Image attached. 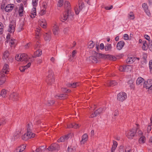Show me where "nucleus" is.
I'll return each mask as SVG.
<instances>
[{
	"instance_id": "obj_1",
	"label": "nucleus",
	"mask_w": 152,
	"mask_h": 152,
	"mask_svg": "<svg viewBox=\"0 0 152 152\" xmlns=\"http://www.w3.org/2000/svg\"><path fill=\"white\" fill-rule=\"evenodd\" d=\"M15 59L18 61H25L26 62H32L34 61L33 57H28L27 55L25 53L17 54L15 57Z\"/></svg>"
},
{
	"instance_id": "obj_2",
	"label": "nucleus",
	"mask_w": 152,
	"mask_h": 152,
	"mask_svg": "<svg viewBox=\"0 0 152 152\" xmlns=\"http://www.w3.org/2000/svg\"><path fill=\"white\" fill-rule=\"evenodd\" d=\"M74 15V14L73 12H68V11H67V12L64 13L61 16V20L63 22L68 18L72 20L73 18Z\"/></svg>"
},
{
	"instance_id": "obj_3",
	"label": "nucleus",
	"mask_w": 152,
	"mask_h": 152,
	"mask_svg": "<svg viewBox=\"0 0 152 152\" xmlns=\"http://www.w3.org/2000/svg\"><path fill=\"white\" fill-rule=\"evenodd\" d=\"M32 131H27V132L21 136V138L24 140H26L35 137V134L32 132Z\"/></svg>"
},
{
	"instance_id": "obj_4",
	"label": "nucleus",
	"mask_w": 152,
	"mask_h": 152,
	"mask_svg": "<svg viewBox=\"0 0 152 152\" xmlns=\"http://www.w3.org/2000/svg\"><path fill=\"white\" fill-rule=\"evenodd\" d=\"M127 97L126 93L122 92L118 93L117 95V99L118 101L122 102L125 100Z\"/></svg>"
},
{
	"instance_id": "obj_5",
	"label": "nucleus",
	"mask_w": 152,
	"mask_h": 152,
	"mask_svg": "<svg viewBox=\"0 0 152 152\" xmlns=\"http://www.w3.org/2000/svg\"><path fill=\"white\" fill-rule=\"evenodd\" d=\"M144 87L148 89L149 91H152V80L148 79L146 82H144Z\"/></svg>"
},
{
	"instance_id": "obj_6",
	"label": "nucleus",
	"mask_w": 152,
	"mask_h": 152,
	"mask_svg": "<svg viewBox=\"0 0 152 152\" xmlns=\"http://www.w3.org/2000/svg\"><path fill=\"white\" fill-rule=\"evenodd\" d=\"M15 20H13L10 22L9 27L8 31L10 33L14 32L15 31V28L16 27Z\"/></svg>"
},
{
	"instance_id": "obj_7",
	"label": "nucleus",
	"mask_w": 152,
	"mask_h": 152,
	"mask_svg": "<svg viewBox=\"0 0 152 152\" xmlns=\"http://www.w3.org/2000/svg\"><path fill=\"white\" fill-rule=\"evenodd\" d=\"M59 149V145L56 143L52 144L48 148V149L49 151L57 152Z\"/></svg>"
},
{
	"instance_id": "obj_8",
	"label": "nucleus",
	"mask_w": 152,
	"mask_h": 152,
	"mask_svg": "<svg viewBox=\"0 0 152 152\" xmlns=\"http://www.w3.org/2000/svg\"><path fill=\"white\" fill-rule=\"evenodd\" d=\"M10 34H8L7 36V40L6 42L7 43L9 42V44L11 47L15 46L16 40L13 38H10Z\"/></svg>"
},
{
	"instance_id": "obj_9",
	"label": "nucleus",
	"mask_w": 152,
	"mask_h": 152,
	"mask_svg": "<svg viewBox=\"0 0 152 152\" xmlns=\"http://www.w3.org/2000/svg\"><path fill=\"white\" fill-rule=\"evenodd\" d=\"M135 129H132L130 130L126 133L127 137L128 138L132 139L136 134Z\"/></svg>"
},
{
	"instance_id": "obj_10",
	"label": "nucleus",
	"mask_w": 152,
	"mask_h": 152,
	"mask_svg": "<svg viewBox=\"0 0 152 152\" xmlns=\"http://www.w3.org/2000/svg\"><path fill=\"white\" fill-rule=\"evenodd\" d=\"M47 82L48 84L51 85L54 82V78L53 73H50L47 76Z\"/></svg>"
},
{
	"instance_id": "obj_11",
	"label": "nucleus",
	"mask_w": 152,
	"mask_h": 152,
	"mask_svg": "<svg viewBox=\"0 0 152 152\" xmlns=\"http://www.w3.org/2000/svg\"><path fill=\"white\" fill-rule=\"evenodd\" d=\"M92 53L94 56H90L89 57V59L92 63H97V60L95 56H97L99 55V54L96 53V52L94 51H93Z\"/></svg>"
},
{
	"instance_id": "obj_12",
	"label": "nucleus",
	"mask_w": 152,
	"mask_h": 152,
	"mask_svg": "<svg viewBox=\"0 0 152 152\" xmlns=\"http://www.w3.org/2000/svg\"><path fill=\"white\" fill-rule=\"evenodd\" d=\"M9 55V53L8 51H5L3 53L2 58L4 62H7L8 61Z\"/></svg>"
},
{
	"instance_id": "obj_13",
	"label": "nucleus",
	"mask_w": 152,
	"mask_h": 152,
	"mask_svg": "<svg viewBox=\"0 0 152 152\" xmlns=\"http://www.w3.org/2000/svg\"><path fill=\"white\" fill-rule=\"evenodd\" d=\"M9 66L8 65L7 63H5L2 69V73L5 74H7L9 72Z\"/></svg>"
},
{
	"instance_id": "obj_14",
	"label": "nucleus",
	"mask_w": 152,
	"mask_h": 152,
	"mask_svg": "<svg viewBox=\"0 0 152 152\" xmlns=\"http://www.w3.org/2000/svg\"><path fill=\"white\" fill-rule=\"evenodd\" d=\"M64 7L66 10L68 12H72L71 10V5L70 3L68 1H66L64 4Z\"/></svg>"
},
{
	"instance_id": "obj_15",
	"label": "nucleus",
	"mask_w": 152,
	"mask_h": 152,
	"mask_svg": "<svg viewBox=\"0 0 152 152\" xmlns=\"http://www.w3.org/2000/svg\"><path fill=\"white\" fill-rule=\"evenodd\" d=\"M18 95L17 93L13 92L10 95V99L13 101H16L18 99Z\"/></svg>"
},
{
	"instance_id": "obj_16",
	"label": "nucleus",
	"mask_w": 152,
	"mask_h": 152,
	"mask_svg": "<svg viewBox=\"0 0 152 152\" xmlns=\"http://www.w3.org/2000/svg\"><path fill=\"white\" fill-rule=\"evenodd\" d=\"M51 32L49 31L48 33H46L44 35V38L45 40L47 42H49L51 38Z\"/></svg>"
},
{
	"instance_id": "obj_17",
	"label": "nucleus",
	"mask_w": 152,
	"mask_h": 152,
	"mask_svg": "<svg viewBox=\"0 0 152 152\" xmlns=\"http://www.w3.org/2000/svg\"><path fill=\"white\" fill-rule=\"evenodd\" d=\"M14 5L13 4H10L7 5L5 7V11L7 12H11L13 9Z\"/></svg>"
},
{
	"instance_id": "obj_18",
	"label": "nucleus",
	"mask_w": 152,
	"mask_h": 152,
	"mask_svg": "<svg viewBox=\"0 0 152 152\" xmlns=\"http://www.w3.org/2000/svg\"><path fill=\"white\" fill-rule=\"evenodd\" d=\"M58 27L56 23L53 26V34L55 35H57L58 34Z\"/></svg>"
},
{
	"instance_id": "obj_19",
	"label": "nucleus",
	"mask_w": 152,
	"mask_h": 152,
	"mask_svg": "<svg viewBox=\"0 0 152 152\" xmlns=\"http://www.w3.org/2000/svg\"><path fill=\"white\" fill-rule=\"evenodd\" d=\"M124 42L123 41H119L117 44V49L119 50H121L124 46Z\"/></svg>"
},
{
	"instance_id": "obj_20",
	"label": "nucleus",
	"mask_w": 152,
	"mask_h": 152,
	"mask_svg": "<svg viewBox=\"0 0 152 152\" xmlns=\"http://www.w3.org/2000/svg\"><path fill=\"white\" fill-rule=\"evenodd\" d=\"M26 148L24 145H22L17 148L14 150V152H20L24 150Z\"/></svg>"
},
{
	"instance_id": "obj_21",
	"label": "nucleus",
	"mask_w": 152,
	"mask_h": 152,
	"mask_svg": "<svg viewBox=\"0 0 152 152\" xmlns=\"http://www.w3.org/2000/svg\"><path fill=\"white\" fill-rule=\"evenodd\" d=\"M68 95L67 94H58L56 95V98L60 99H64L67 97Z\"/></svg>"
},
{
	"instance_id": "obj_22",
	"label": "nucleus",
	"mask_w": 152,
	"mask_h": 152,
	"mask_svg": "<svg viewBox=\"0 0 152 152\" xmlns=\"http://www.w3.org/2000/svg\"><path fill=\"white\" fill-rule=\"evenodd\" d=\"M88 135L86 134H85L82 136V140L80 141L81 144H84L88 140Z\"/></svg>"
},
{
	"instance_id": "obj_23",
	"label": "nucleus",
	"mask_w": 152,
	"mask_h": 152,
	"mask_svg": "<svg viewBox=\"0 0 152 152\" xmlns=\"http://www.w3.org/2000/svg\"><path fill=\"white\" fill-rule=\"evenodd\" d=\"M39 23L40 26L42 28H45L46 27V20L44 19H42L39 21Z\"/></svg>"
},
{
	"instance_id": "obj_24",
	"label": "nucleus",
	"mask_w": 152,
	"mask_h": 152,
	"mask_svg": "<svg viewBox=\"0 0 152 152\" xmlns=\"http://www.w3.org/2000/svg\"><path fill=\"white\" fill-rule=\"evenodd\" d=\"M36 15V7H33L31 11L30 17L32 18H33L35 17Z\"/></svg>"
},
{
	"instance_id": "obj_25",
	"label": "nucleus",
	"mask_w": 152,
	"mask_h": 152,
	"mask_svg": "<svg viewBox=\"0 0 152 152\" xmlns=\"http://www.w3.org/2000/svg\"><path fill=\"white\" fill-rule=\"evenodd\" d=\"M6 81V75L4 73H1V85L4 84Z\"/></svg>"
},
{
	"instance_id": "obj_26",
	"label": "nucleus",
	"mask_w": 152,
	"mask_h": 152,
	"mask_svg": "<svg viewBox=\"0 0 152 152\" xmlns=\"http://www.w3.org/2000/svg\"><path fill=\"white\" fill-rule=\"evenodd\" d=\"M33 128V125L31 122H29L27 124L26 126L27 131H32Z\"/></svg>"
},
{
	"instance_id": "obj_27",
	"label": "nucleus",
	"mask_w": 152,
	"mask_h": 152,
	"mask_svg": "<svg viewBox=\"0 0 152 152\" xmlns=\"http://www.w3.org/2000/svg\"><path fill=\"white\" fill-rule=\"evenodd\" d=\"M46 148V147L44 146L40 147L36 149L35 152L34 151L33 152H43L44 151Z\"/></svg>"
},
{
	"instance_id": "obj_28",
	"label": "nucleus",
	"mask_w": 152,
	"mask_h": 152,
	"mask_svg": "<svg viewBox=\"0 0 152 152\" xmlns=\"http://www.w3.org/2000/svg\"><path fill=\"white\" fill-rule=\"evenodd\" d=\"M80 125L77 124L75 123L71 124L69 126H67V127L68 128H73L75 129H77L80 126Z\"/></svg>"
},
{
	"instance_id": "obj_29",
	"label": "nucleus",
	"mask_w": 152,
	"mask_h": 152,
	"mask_svg": "<svg viewBox=\"0 0 152 152\" xmlns=\"http://www.w3.org/2000/svg\"><path fill=\"white\" fill-rule=\"evenodd\" d=\"M69 135H67L64 136H62L58 140V142H63L65 140H67L69 138Z\"/></svg>"
},
{
	"instance_id": "obj_30",
	"label": "nucleus",
	"mask_w": 152,
	"mask_h": 152,
	"mask_svg": "<svg viewBox=\"0 0 152 152\" xmlns=\"http://www.w3.org/2000/svg\"><path fill=\"white\" fill-rule=\"evenodd\" d=\"M144 81V79L141 77H139L137 78L136 80V84L137 85H141L143 82Z\"/></svg>"
},
{
	"instance_id": "obj_31",
	"label": "nucleus",
	"mask_w": 152,
	"mask_h": 152,
	"mask_svg": "<svg viewBox=\"0 0 152 152\" xmlns=\"http://www.w3.org/2000/svg\"><path fill=\"white\" fill-rule=\"evenodd\" d=\"M23 6L22 4H21L20 5V7L19 8V15L20 16H23Z\"/></svg>"
},
{
	"instance_id": "obj_32",
	"label": "nucleus",
	"mask_w": 152,
	"mask_h": 152,
	"mask_svg": "<svg viewBox=\"0 0 152 152\" xmlns=\"http://www.w3.org/2000/svg\"><path fill=\"white\" fill-rule=\"evenodd\" d=\"M42 54V51L41 50H39L36 51L34 53V56H32L31 57H33L34 59V58H35L37 56H40Z\"/></svg>"
},
{
	"instance_id": "obj_33",
	"label": "nucleus",
	"mask_w": 152,
	"mask_h": 152,
	"mask_svg": "<svg viewBox=\"0 0 152 152\" xmlns=\"http://www.w3.org/2000/svg\"><path fill=\"white\" fill-rule=\"evenodd\" d=\"M76 146H71L68 148V152H75Z\"/></svg>"
},
{
	"instance_id": "obj_34",
	"label": "nucleus",
	"mask_w": 152,
	"mask_h": 152,
	"mask_svg": "<svg viewBox=\"0 0 152 152\" xmlns=\"http://www.w3.org/2000/svg\"><path fill=\"white\" fill-rule=\"evenodd\" d=\"M79 83H71L68 84L67 86L69 87L75 88L76 87L79 86Z\"/></svg>"
},
{
	"instance_id": "obj_35",
	"label": "nucleus",
	"mask_w": 152,
	"mask_h": 152,
	"mask_svg": "<svg viewBox=\"0 0 152 152\" xmlns=\"http://www.w3.org/2000/svg\"><path fill=\"white\" fill-rule=\"evenodd\" d=\"M145 137L144 136H142L139 140V142L140 144H142L145 143Z\"/></svg>"
},
{
	"instance_id": "obj_36",
	"label": "nucleus",
	"mask_w": 152,
	"mask_h": 152,
	"mask_svg": "<svg viewBox=\"0 0 152 152\" xmlns=\"http://www.w3.org/2000/svg\"><path fill=\"white\" fill-rule=\"evenodd\" d=\"M117 83L115 80L110 81L107 83V85L109 86H114L117 85Z\"/></svg>"
},
{
	"instance_id": "obj_37",
	"label": "nucleus",
	"mask_w": 152,
	"mask_h": 152,
	"mask_svg": "<svg viewBox=\"0 0 152 152\" xmlns=\"http://www.w3.org/2000/svg\"><path fill=\"white\" fill-rule=\"evenodd\" d=\"M112 45L110 44H107L104 47V49L106 51H110Z\"/></svg>"
},
{
	"instance_id": "obj_38",
	"label": "nucleus",
	"mask_w": 152,
	"mask_h": 152,
	"mask_svg": "<svg viewBox=\"0 0 152 152\" xmlns=\"http://www.w3.org/2000/svg\"><path fill=\"white\" fill-rule=\"evenodd\" d=\"M7 94V91L5 89H3L1 92V96L3 97H5Z\"/></svg>"
},
{
	"instance_id": "obj_39",
	"label": "nucleus",
	"mask_w": 152,
	"mask_h": 152,
	"mask_svg": "<svg viewBox=\"0 0 152 152\" xmlns=\"http://www.w3.org/2000/svg\"><path fill=\"white\" fill-rule=\"evenodd\" d=\"M132 69V67L131 65H125V72L131 71Z\"/></svg>"
},
{
	"instance_id": "obj_40",
	"label": "nucleus",
	"mask_w": 152,
	"mask_h": 152,
	"mask_svg": "<svg viewBox=\"0 0 152 152\" xmlns=\"http://www.w3.org/2000/svg\"><path fill=\"white\" fill-rule=\"evenodd\" d=\"M118 145L117 142L116 141H114L113 145L112 146L111 148V152H113L115 149H116V147H117Z\"/></svg>"
},
{
	"instance_id": "obj_41",
	"label": "nucleus",
	"mask_w": 152,
	"mask_h": 152,
	"mask_svg": "<svg viewBox=\"0 0 152 152\" xmlns=\"http://www.w3.org/2000/svg\"><path fill=\"white\" fill-rule=\"evenodd\" d=\"M79 7L80 10H82L84 7V5L82 1H80L79 2Z\"/></svg>"
},
{
	"instance_id": "obj_42",
	"label": "nucleus",
	"mask_w": 152,
	"mask_h": 152,
	"mask_svg": "<svg viewBox=\"0 0 152 152\" xmlns=\"http://www.w3.org/2000/svg\"><path fill=\"white\" fill-rule=\"evenodd\" d=\"M143 45L142 47V48L143 50H146L147 49L146 47L147 46V42L146 41H143L142 42Z\"/></svg>"
},
{
	"instance_id": "obj_43",
	"label": "nucleus",
	"mask_w": 152,
	"mask_h": 152,
	"mask_svg": "<svg viewBox=\"0 0 152 152\" xmlns=\"http://www.w3.org/2000/svg\"><path fill=\"white\" fill-rule=\"evenodd\" d=\"M136 133L137 135H138L139 136H142V132L138 128L136 129Z\"/></svg>"
},
{
	"instance_id": "obj_44",
	"label": "nucleus",
	"mask_w": 152,
	"mask_h": 152,
	"mask_svg": "<svg viewBox=\"0 0 152 152\" xmlns=\"http://www.w3.org/2000/svg\"><path fill=\"white\" fill-rule=\"evenodd\" d=\"M99 114L98 113V111L97 110L95 111L94 113H92L90 116V117L91 118H93L94 117H96L98 115H99Z\"/></svg>"
},
{
	"instance_id": "obj_45",
	"label": "nucleus",
	"mask_w": 152,
	"mask_h": 152,
	"mask_svg": "<svg viewBox=\"0 0 152 152\" xmlns=\"http://www.w3.org/2000/svg\"><path fill=\"white\" fill-rule=\"evenodd\" d=\"M39 0H32V4L33 7H36L38 4Z\"/></svg>"
},
{
	"instance_id": "obj_46",
	"label": "nucleus",
	"mask_w": 152,
	"mask_h": 152,
	"mask_svg": "<svg viewBox=\"0 0 152 152\" xmlns=\"http://www.w3.org/2000/svg\"><path fill=\"white\" fill-rule=\"evenodd\" d=\"M94 45V43L92 41H89L88 44V48H93Z\"/></svg>"
},
{
	"instance_id": "obj_47",
	"label": "nucleus",
	"mask_w": 152,
	"mask_h": 152,
	"mask_svg": "<svg viewBox=\"0 0 152 152\" xmlns=\"http://www.w3.org/2000/svg\"><path fill=\"white\" fill-rule=\"evenodd\" d=\"M128 84L131 88H134L133 82L132 80H129L128 82Z\"/></svg>"
},
{
	"instance_id": "obj_48",
	"label": "nucleus",
	"mask_w": 152,
	"mask_h": 152,
	"mask_svg": "<svg viewBox=\"0 0 152 152\" xmlns=\"http://www.w3.org/2000/svg\"><path fill=\"white\" fill-rule=\"evenodd\" d=\"M40 28H37L35 30L36 31V36L37 38H38V37L39 35V32L40 30Z\"/></svg>"
},
{
	"instance_id": "obj_49",
	"label": "nucleus",
	"mask_w": 152,
	"mask_h": 152,
	"mask_svg": "<svg viewBox=\"0 0 152 152\" xmlns=\"http://www.w3.org/2000/svg\"><path fill=\"white\" fill-rule=\"evenodd\" d=\"M134 58L132 57L128 58L126 60V62L129 64H131L133 62Z\"/></svg>"
},
{
	"instance_id": "obj_50",
	"label": "nucleus",
	"mask_w": 152,
	"mask_h": 152,
	"mask_svg": "<svg viewBox=\"0 0 152 152\" xmlns=\"http://www.w3.org/2000/svg\"><path fill=\"white\" fill-rule=\"evenodd\" d=\"M128 17L131 19H134V13L132 12H130L129 14Z\"/></svg>"
},
{
	"instance_id": "obj_51",
	"label": "nucleus",
	"mask_w": 152,
	"mask_h": 152,
	"mask_svg": "<svg viewBox=\"0 0 152 152\" xmlns=\"http://www.w3.org/2000/svg\"><path fill=\"white\" fill-rule=\"evenodd\" d=\"M75 14L77 15L78 14L79 12L81 11V10H80L79 7H76L75 8Z\"/></svg>"
},
{
	"instance_id": "obj_52",
	"label": "nucleus",
	"mask_w": 152,
	"mask_h": 152,
	"mask_svg": "<svg viewBox=\"0 0 152 152\" xmlns=\"http://www.w3.org/2000/svg\"><path fill=\"white\" fill-rule=\"evenodd\" d=\"M63 0H60L58 2V6L60 7H61L63 5Z\"/></svg>"
},
{
	"instance_id": "obj_53",
	"label": "nucleus",
	"mask_w": 152,
	"mask_h": 152,
	"mask_svg": "<svg viewBox=\"0 0 152 152\" xmlns=\"http://www.w3.org/2000/svg\"><path fill=\"white\" fill-rule=\"evenodd\" d=\"M119 70L121 72H125V65L120 66L119 68Z\"/></svg>"
},
{
	"instance_id": "obj_54",
	"label": "nucleus",
	"mask_w": 152,
	"mask_h": 152,
	"mask_svg": "<svg viewBox=\"0 0 152 152\" xmlns=\"http://www.w3.org/2000/svg\"><path fill=\"white\" fill-rule=\"evenodd\" d=\"M2 1L1 8L4 7L5 5L7 3V0H2Z\"/></svg>"
},
{
	"instance_id": "obj_55",
	"label": "nucleus",
	"mask_w": 152,
	"mask_h": 152,
	"mask_svg": "<svg viewBox=\"0 0 152 152\" xmlns=\"http://www.w3.org/2000/svg\"><path fill=\"white\" fill-rule=\"evenodd\" d=\"M148 47L151 51H152V40L150 41Z\"/></svg>"
},
{
	"instance_id": "obj_56",
	"label": "nucleus",
	"mask_w": 152,
	"mask_h": 152,
	"mask_svg": "<svg viewBox=\"0 0 152 152\" xmlns=\"http://www.w3.org/2000/svg\"><path fill=\"white\" fill-rule=\"evenodd\" d=\"M46 10L45 8L41 9L39 13L40 15H43L45 14L46 13Z\"/></svg>"
},
{
	"instance_id": "obj_57",
	"label": "nucleus",
	"mask_w": 152,
	"mask_h": 152,
	"mask_svg": "<svg viewBox=\"0 0 152 152\" xmlns=\"http://www.w3.org/2000/svg\"><path fill=\"white\" fill-rule=\"evenodd\" d=\"M149 67L150 69V71L151 72L152 71V60H151L150 61L149 63Z\"/></svg>"
},
{
	"instance_id": "obj_58",
	"label": "nucleus",
	"mask_w": 152,
	"mask_h": 152,
	"mask_svg": "<svg viewBox=\"0 0 152 152\" xmlns=\"http://www.w3.org/2000/svg\"><path fill=\"white\" fill-rule=\"evenodd\" d=\"M142 7L143 8L144 10L148 9L147 4L145 3H144L142 4Z\"/></svg>"
},
{
	"instance_id": "obj_59",
	"label": "nucleus",
	"mask_w": 152,
	"mask_h": 152,
	"mask_svg": "<svg viewBox=\"0 0 152 152\" xmlns=\"http://www.w3.org/2000/svg\"><path fill=\"white\" fill-rule=\"evenodd\" d=\"M54 103V101L53 100L48 101V103H46L48 106H50L53 104Z\"/></svg>"
},
{
	"instance_id": "obj_60",
	"label": "nucleus",
	"mask_w": 152,
	"mask_h": 152,
	"mask_svg": "<svg viewBox=\"0 0 152 152\" xmlns=\"http://www.w3.org/2000/svg\"><path fill=\"white\" fill-rule=\"evenodd\" d=\"M47 7V4L46 2H43L42 4V7L43 8V9H46V8Z\"/></svg>"
},
{
	"instance_id": "obj_61",
	"label": "nucleus",
	"mask_w": 152,
	"mask_h": 152,
	"mask_svg": "<svg viewBox=\"0 0 152 152\" xmlns=\"http://www.w3.org/2000/svg\"><path fill=\"white\" fill-rule=\"evenodd\" d=\"M97 110L99 114L102 113L103 112L104 110V108H100Z\"/></svg>"
},
{
	"instance_id": "obj_62",
	"label": "nucleus",
	"mask_w": 152,
	"mask_h": 152,
	"mask_svg": "<svg viewBox=\"0 0 152 152\" xmlns=\"http://www.w3.org/2000/svg\"><path fill=\"white\" fill-rule=\"evenodd\" d=\"M124 39L125 40H127L129 39V37L127 34H125L123 36Z\"/></svg>"
},
{
	"instance_id": "obj_63",
	"label": "nucleus",
	"mask_w": 152,
	"mask_h": 152,
	"mask_svg": "<svg viewBox=\"0 0 152 152\" xmlns=\"http://www.w3.org/2000/svg\"><path fill=\"white\" fill-rule=\"evenodd\" d=\"M23 29V24H21L19 27L18 28V31H21Z\"/></svg>"
},
{
	"instance_id": "obj_64",
	"label": "nucleus",
	"mask_w": 152,
	"mask_h": 152,
	"mask_svg": "<svg viewBox=\"0 0 152 152\" xmlns=\"http://www.w3.org/2000/svg\"><path fill=\"white\" fill-rule=\"evenodd\" d=\"M144 11L145 13L148 16H150L151 15V13H150V12L149 11V10L148 9H147L146 10H145Z\"/></svg>"
}]
</instances>
